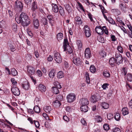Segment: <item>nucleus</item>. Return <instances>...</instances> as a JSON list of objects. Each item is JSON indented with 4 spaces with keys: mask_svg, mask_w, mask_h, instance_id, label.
Listing matches in <instances>:
<instances>
[{
    "mask_svg": "<svg viewBox=\"0 0 132 132\" xmlns=\"http://www.w3.org/2000/svg\"><path fill=\"white\" fill-rule=\"evenodd\" d=\"M15 19L18 23H21L24 26H27L30 23V20L27 15L24 13H21L19 17L15 16Z\"/></svg>",
    "mask_w": 132,
    "mask_h": 132,
    "instance_id": "nucleus-1",
    "label": "nucleus"
},
{
    "mask_svg": "<svg viewBox=\"0 0 132 132\" xmlns=\"http://www.w3.org/2000/svg\"><path fill=\"white\" fill-rule=\"evenodd\" d=\"M63 47L64 51H66L70 53L72 52V48L69 46L67 39H64L63 43Z\"/></svg>",
    "mask_w": 132,
    "mask_h": 132,
    "instance_id": "nucleus-2",
    "label": "nucleus"
},
{
    "mask_svg": "<svg viewBox=\"0 0 132 132\" xmlns=\"http://www.w3.org/2000/svg\"><path fill=\"white\" fill-rule=\"evenodd\" d=\"M115 56L116 61L117 64L119 65L122 63L123 61V57L122 55L118 52L115 53Z\"/></svg>",
    "mask_w": 132,
    "mask_h": 132,
    "instance_id": "nucleus-3",
    "label": "nucleus"
},
{
    "mask_svg": "<svg viewBox=\"0 0 132 132\" xmlns=\"http://www.w3.org/2000/svg\"><path fill=\"white\" fill-rule=\"evenodd\" d=\"M73 61L74 63L76 65L79 66L82 64V61L79 58V55H76L73 58Z\"/></svg>",
    "mask_w": 132,
    "mask_h": 132,
    "instance_id": "nucleus-4",
    "label": "nucleus"
},
{
    "mask_svg": "<svg viewBox=\"0 0 132 132\" xmlns=\"http://www.w3.org/2000/svg\"><path fill=\"white\" fill-rule=\"evenodd\" d=\"M23 7L22 4L21 2L18 1H16V2L14 7L15 10L21 11Z\"/></svg>",
    "mask_w": 132,
    "mask_h": 132,
    "instance_id": "nucleus-5",
    "label": "nucleus"
},
{
    "mask_svg": "<svg viewBox=\"0 0 132 132\" xmlns=\"http://www.w3.org/2000/svg\"><path fill=\"white\" fill-rule=\"evenodd\" d=\"M67 98L68 102H72L75 100L76 96L74 94L70 93L67 95Z\"/></svg>",
    "mask_w": 132,
    "mask_h": 132,
    "instance_id": "nucleus-6",
    "label": "nucleus"
},
{
    "mask_svg": "<svg viewBox=\"0 0 132 132\" xmlns=\"http://www.w3.org/2000/svg\"><path fill=\"white\" fill-rule=\"evenodd\" d=\"M84 29L85 36L88 37H89L91 35V33L89 28L86 25L84 26Z\"/></svg>",
    "mask_w": 132,
    "mask_h": 132,
    "instance_id": "nucleus-7",
    "label": "nucleus"
},
{
    "mask_svg": "<svg viewBox=\"0 0 132 132\" xmlns=\"http://www.w3.org/2000/svg\"><path fill=\"white\" fill-rule=\"evenodd\" d=\"M54 59L57 63H60L61 62L62 59L60 53L58 52L55 53Z\"/></svg>",
    "mask_w": 132,
    "mask_h": 132,
    "instance_id": "nucleus-8",
    "label": "nucleus"
},
{
    "mask_svg": "<svg viewBox=\"0 0 132 132\" xmlns=\"http://www.w3.org/2000/svg\"><path fill=\"white\" fill-rule=\"evenodd\" d=\"M11 92L14 95L18 96L20 94V92L18 88L16 87H13L11 89Z\"/></svg>",
    "mask_w": 132,
    "mask_h": 132,
    "instance_id": "nucleus-9",
    "label": "nucleus"
},
{
    "mask_svg": "<svg viewBox=\"0 0 132 132\" xmlns=\"http://www.w3.org/2000/svg\"><path fill=\"white\" fill-rule=\"evenodd\" d=\"M27 71L28 75L31 76L34 75L35 73V70L31 66H28L27 67Z\"/></svg>",
    "mask_w": 132,
    "mask_h": 132,
    "instance_id": "nucleus-10",
    "label": "nucleus"
},
{
    "mask_svg": "<svg viewBox=\"0 0 132 132\" xmlns=\"http://www.w3.org/2000/svg\"><path fill=\"white\" fill-rule=\"evenodd\" d=\"M85 55L86 59H88L90 58L91 56L90 51L89 48H87L86 49Z\"/></svg>",
    "mask_w": 132,
    "mask_h": 132,
    "instance_id": "nucleus-11",
    "label": "nucleus"
},
{
    "mask_svg": "<svg viewBox=\"0 0 132 132\" xmlns=\"http://www.w3.org/2000/svg\"><path fill=\"white\" fill-rule=\"evenodd\" d=\"M102 28L103 27H102L100 26L96 27L95 28L96 31L99 35H102L103 34V29Z\"/></svg>",
    "mask_w": 132,
    "mask_h": 132,
    "instance_id": "nucleus-12",
    "label": "nucleus"
},
{
    "mask_svg": "<svg viewBox=\"0 0 132 132\" xmlns=\"http://www.w3.org/2000/svg\"><path fill=\"white\" fill-rule=\"evenodd\" d=\"M81 105H87L89 104V102L87 98H83L81 100L80 102Z\"/></svg>",
    "mask_w": 132,
    "mask_h": 132,
    "instance_id": "nucleus-13",
    "label": "nucleus"
},
{
    "mask_svg": "<svg viewBox=\"0 0 132 132\" xmlns=\"http://www.w3.org/2000/svg\"><path fill=\"white\" fill-rule=\"evenodd\" d=\"M119 6L122 11L124 12H126V6L122 2H120V3Z\"/></svg>",
    "mask_w": 132,
    "mask_h": 132,
    "instance_id": "nucleus-14",
    "label": "nucleus"
},
{
    "mask_svg": "<svg viewBox=\"0 0 132 132\" xmlns=\"http://www.w3.org/2000/svg\"><path fill=\"white\" fill-rule=\"evenodd\" d=\"M33 24L34 27L36 29L38 28L39 24L38 20L37 19H35L33 20Z\"/></svg>",
    "mask_w": 132,
    "mask_h": 132,
    "instance_id": "nucleus-15",
    "label": "nucleus"
},
{
    "mask_svg": "<svg viewBox=\"0 0 132 132\" xmlns=\"http://www.w3.org/2000/svg\"><path fill=\"white\" fill-rule=\"evenodd\" d=\"M103 75L105 78H109L110 77V74L109 71L104 70L103 72Z\"/></svg>",
    "mask_w": 132,
    "mask_h": 132,
    "instance_id": "nucleus-16",
    "label": "nucleus"
},
{
    "mask_svg": "<svg viewBox=\"0 0 132 132\" xmlns=\"http://www.w3.org/2000/svg\"><path fill=\"white\" fill-rule=\"evenodd\" d=\"M38 89L41 92H45L46 90V87L43 85L42 84H40L38 87Z\"/></svg>",
    "mask_w": 132,
    "mask_h": 132,
    "instance_id": "nucleus-17",
    "label": "nucleus"
},
{
    "mask_svg": "<svg viewBox=\"0 0 132 132\" xmlns=\"http://www.w3.org/2000/svg\"><path fill=\"white\" fill-rule=\"evenodd\" d=\"M82 43L80 40H78L76 42V49H80L82 47Z\"/></svg>",
    "mask_w": 132,
    "mask_h": 132,
    "instance_id": "nucleus-18",
    "label": "nucleus"
},
{
    "mask_svg": "<svg viewBox=\"0 0 132 132\" xmlns=\"http://www.w3.org/2000/svg\"><path fill=\"white\" fill-rule=\"evenodd\" d=\"M112 12L116 15H118L121 14L120 10L118 9H114L111 10Z\"/></svg>",
    "mask_w": 132,
    "mask_h": 132,
    "instance_id": "nucleus-19",
    "label": "nucleus"
},
{
    "mask_svg": "<svg viewBox=\"0 0 132 132\" xmlns=\"http://www.w3.org/2000/svg\"><path fill=\"white\" fill-rule=\"evenodd\" d=\"M109 63L110 65L112 66H114L116 62L115 58L114 57H111L109 60Z\"/></svg>",
    "mask_w": 132,
    "mask_h": 132,
    "instance_id": "nucleus-20",
    "label": "nucleus"
},
{
    "mask_svg": "<svg viewBox=\"0 0 132 132\" xmlns=\"http://www.w3.org/2000/svg\"><path fill=\"white\" fill-rule=\"evenodd\" d=\"M22 86L26 90H28L30 88L29 84L28 82H26L24 84H22Z\"/></svg>",
    "mask_w": 132,
    "mask_h": 132,
    "instance_id": "nucleus-21",
    "label": "nucleus"
},
{
    "mask_svg": "<svg viewBox=\"0 0 132 132\" xmlns=\"http://www.w3.org/2000/svg\"><path fill=\"white\" fill-rule=\"evenodd\" d=\"M52 10L53 12L57 13L58 12L59 9L56 4H52Z\"/></svg>",
    "mask_w": 132,
    "mask_h": 132,
    "instance_id": "nucleus-22",
    "label": "nucleus"
},
{
    "mask_svg": "<svg viewBox=\"0 0 132 132\" xmlns=\"http://www.w3.org/2000/svg\"><path fill=\"white\" fill-rule=\"evenodd\" d=\"M53 105L55 107H59L60 106L61 104L60 101L56 100L53 102Z\"/></svg>",
    "mask_w": 132,
    "mask_h": 132,
    "instance_id": "nucleus-23",
    "label": "nucleus"
},
{
    "mask_svg": "<svg viewBox=\"0 0 132 132\" xmlns=\"http://www.w3.org/2000/svg\"><path fill=\"white\" fill-rule=\"evenodd\" d=\"M80 108L81 111L85 112H87L88 110V108L87 105H81Z\"/></svg>",
    "mask_w": 132,
    "mask_h": 132,
    "instance_id": "nucleus-24",
    "label": "nucleus"
},
{
    "mask_svg": "<svg viewBox=\"0 0 132 132\" xmlns=\"http://www.w3.org/2000/svg\"><path fill=\"white\" fill-rule=\"evenodd\" d=\"M55 70L54 69H52L50 72L48 76L50 78H53L54 77L55 75Z\"/></svg>",
    "mask_w": 132,
    "mask_h": 132,
    "instance_id": "nucleus-25",
    "label": "nucleus"
},
{
    "mask_svg": "<svg viewBox=\"0 0 132 132\" xmlns=\"http://www.w3.org/2000/svg\"><path fill=\"white\" fill-rule=\"evenodd\" d=\"M122 113L123 115L125 116L128 114V111L127 108L124 107L122 109Z\"/></svg>",
    "mask_w": 132,
    "mask_h": 132,
    "instance_id": "nucleus-26",
    "label": "nucleus"
},
{
    "mask_svg": "<svg viewBox=\"0 0 132 132\" xmlns=\"http://www.w3.org/2000/svg\"><path fill=\"white\" fill-rule=\"evenodd\" d=\"M44 110L46 113H50L52 109L50 106H45L44 108Z\"/></svg>",
    "mask_w": 132,
    "mask_h": 132,
    "instance_id": "nucleus-27",
    "label": "nucleus"
},
{
    "mask_svg": "<svg viewBox=\"0 0 132 132\" xmlns=\"http://www.w3.org/2000/svg\"><path fill=\"white\" fill-rule=\"evenodd\" d=\"M38 7L37 6L36 3L35 2H34L32 4V7L31 9L32 11H35L36 9H37Z\"/></svg>",
    "mask_w": 132,
    "mask_h": 132,
    "instance_id": "nucleus-28",
    "label": "nucleus"
},
{
    "mask_svg": "<svg viewBox=\"0 0 132 132\" xmlns=\"http://www.w3.org/2000/svg\"><path fill=\"white\" fill-rule=\"evenodd\" d=\"M74 21L76 22H79V24H81L82 23L81 18L79 16H78L75 17Z\"/></svg>",
    "mask_w": 132,
    "mask_h": 132,
    "instance_id": "nucleus-29",
    "label": "nucleus"
},
{
    "mask_svg": "<svg viewBox=\"0 0 132 132\" xmlns=\"http://www.w3.org/2000/svg\"><path fill=\"white\" fill-rule=\"evenodd\" d=\"M95 121L97 122H100L102 121V118L99 115L95 116Z\"/></svg>",
    "mask_w": 132,
    "mask_h": 132,
    "instance_id": "nucleus-30",
    "label": "nucleus"
},
{
    "mask_svg": "<svg viewBox=\"0 0 132 132\" xmlns=\"http://www.w3.org/2000/svg\"><path fill=\"white\" fill-rule=\"evenodd\" d=\"M126 79L129 81H132V74L130 73H128L126 75Z\"/></svg>",
    "mask_w": 132,
    "mask_h": 132,
    "instance_id": "nucleus-31",
    "label": "nucleus"
},
{
    "mask_svg": "<svg viewBox=\"0 0 132 132\" xmlns=\"http://www.w3.org/2000/svg\"><path fill=\"white\" fill-rule=\"evenodd\" d=\"M101 106L104 109H107L109 106V104L105 102L102 103L101 104Z\"/></svg>",
    "mask_w": 132,
    "mask_h": 132,
    "instance_id": "nucleus-32",
    "label": "nucleus"
},
{
    "mask_svg": "<svg viewBox=\"0 0 132 132\" xmlns=\"http://www.w3.org/2000/svg\"><path fill=\"white\" fill-rule=\"evenodd\" d=\"M33 109L35 112L39 113L40 112V109L38 105L35 106Z\"/></svg>",
    "mask_w": 132,
    "mask_h": 132,
    "instance_id": "nucleus-33",
    "label": "nucleus"
},
{
    "mask_svg": "<svg viewBox=\"0 0 132 132\" xmlns=\"http://www.w3.org/2000/svg\"><path fill=\"white\" fill-rule=\"evenodd\" d=\"M52 92L55 94H57L59 93L58 89L56 87H53L52 88Z\"/></svg>",
    "mask_w": 132,
    "mask_h": 132,
    "instance_id": "nucleus-34",
    "label": "nucleus"
},
{
    "mask_svg": "<svg viewBox=\"0 0 132 132\" xmlns=\"http://www.w3.org/2000/svg\"><path fill=\"white\" fill-rule=\"evenodd\" d=\"M58 11H59V12L61 15L63 16L64 15V11L61 6H60L59 9Z\"/></svg>",
    "mask_w": 132,
    "mask_h": 132,
    "instance_id": "nucleus-35",
    "label": "nucleus"
},
{
    "mask_svg": "<svg viewBox=\"0 0 132 132\" xmlns=\"http://www.w3.org/2000/svg\"><path fill=\"white\" fill-rule=\"evenodd\" d=\"M64 74L63 71H59L57 73V77L59 78H61L63 77Z\"/></svg>",
    "mask_w": 132,
    "mask_h": 132,
    "instance_id": "nucleus-36",
    "label": "nucleus"
},
{
    "mask_svg": "<svg viewBox=\"0 0 132 132\" xmlns=\"http://www.w3.org/2000/svg\"><path fill=\"white\" fill-rule=\"evenodd\" d=\"M91 101L93 103L96 102L97 101L96 96L95 95H93L90 98Z\"/></svg>",
    "mask_w": 132,
    "mask_h": 132,
    "instance_id": "nucleus-37",
    "label": "nucleus"
},
{
    "mask_svg": "<svg viewBox=\"0 0 132 132\" xmlns=\"http://www.w3.org/2000/svg\"><path fill=\"white\" fill-rule=\"evenodd\" d=\"M41 22L44 25H46L48 23V20L45 18H42L41 20Z\"/></svg>",
    "mask_w": 132,
    "mask_h": 132,
    "instance_id": "nucleus-38",
    "label": "nucleus"
},
{
    "mask_svg": "<svg viewBox=\"0 0 132 132\" xmlns=\"http://www.w3.org/2000/svg\"><path fill=\"white\" fill-rule=\"evenodd\" d=\"M11 74L12 76H15L17 75L18 72L15 69L13 68L11 69Z\"/></svg>",
    "mask_w": 132,
    "mask_h": 132,
    "instance_id": "nucleus-39",
    "label": "nucleus"
},
{
    "mask_svg": "<svg viewBox=\"0 0 132 132\" xmlns=\"http://www.w3.org/2000/svg\"><path fill=\"white\" fill-rule=\"evenodd\" d=\"M122 73L125 76L127 72V68L126 67H123L122 68L121 70Z\"/></svg>",
    "mask_w": 132,
    "mask_h": 132,
    "instance_id": "nucleus-40",
    "label": "nucleus"
},
{
    "mask_svg": "<svg viewBox=\"0 0 132 132\" xmlns=\"http://www.w3.org/2000/svg\"><path fill=\"white\" fill-rule=\"evenodd\" d=\"M63 37V34L62 33H59L57 35V39L58 40H60L62 39Z\"/></svg>",
    "mask_w": 132,
    "mask_h": 132,
    "instance_id": "nucleus-41",
    "label": "nucleus"
},
{
    "mask_svg": "<svg viewBox=\"0 0 132 132\" xmlns=\"http://www.w3.org/2000/svg\"><path fill=\"white\" fill-rule=\"evenodd\" d=\"M90 71L92 73H94L96 71V69L94 65H91L90 68Z\"/></svg>",
    "mask_w": 132,
    "mask_h": 132,
    "instance_id": "nucleus-42",
    "label": "nucleus"
},
{
    "mask_svg": "<svg viewBox=\"0 0 132 132\" xmlns=\"http://www.w3.org/2000/svg\"><path fill=\"white\" fill-rule=\"evenodd\" d=\"M64 6L65 9L68 12H69L71 11V7L69 6V4H66Z\"/></svg>",
    "mask_w": 132,
    "mask_h": 132,
    "instance_id": "nucleus-43",
    "label": "nucleus"
},
{
    "mask_svg": "<svg viewBox=\"0 0 132 132\" xmlns=\"http://www.w3.org/2000/svg\"><path fill=\"white\" fill-rule=\"evenodd\" d=\"M120 118V114L119 113H117L114 116V118L117 121H118Z\"/></svg>",
    "mask_w": 132,
    "mask_h": 132,
    "instance_id": "nucleus-44",
    "label": "nucleus"
},
{
    "mask_svg": "<svg viewBox=\"0 0 132 132\" xmlns=\"http://www.w3.org/2000/svg\"><path fill=\"white\" fill-rule=\"evenodd\" d=\"M101 56L102 57H104L106 56V53L104 51H102L100 53Z\"/></svg>",
    "mask_w": 132,
    "mask_h": 132,
    "instance_id": "nucleus-45",
    "label": "nucleus"
},
{
    "mask_svg": "<svg viewBox=\"0 0 132 132\" xmlns=\"http://www.w3.org/2000/svg\"><path fill=\"white\" fill-rule=\"evenodd\" d=\"M63 99V97L61 95H57L56 97V100L60 101Z\"/></svg>",
    "mask_w": 132,
    "mask_h": 132,
    "instance_id": "nucleus-46",
    "label": "nucleus"
},
{
    "mask_svg": "<svg viewBox=\"0 0 132 132\" xmlns=\"http://www.w3.org/2000/svg\"><path fill=\"white\" fill-rule=\"evenodd\" d=\"M12 28L13 31L14 32H16L17 30V25L16 23H14L13 24L12 26Z\"/></svg>",
    "mask_w": 132,
    "mask_h": 132,
    "instance_id": "nucleus-47",
    "label": "nucleus"
},
{
    "mask_svg": "<svg viewBox=\"0 0 132 132\" xmlns=\"http://www.w3.org/2000/svg\"><path fill=\"white\" fill-rule=\"evenodd\" d=\"M103 32H104L107 35H108L109 33H108V30H107V29L106 28V26H103Z\"/></svg>",
    "mask_w": 132,
    "mask_h": 132,
    "instance_id": "nucleus-48",
    "label": "nucleus"
},
{
    "mask_svg": "<svg viewBox=\"0 0 132 132\" xmlns=\"http://www.w3.org/2000/svg\"><path fill=\"white\" fill-rule=\"evenodd\" d=\"M8 11L10 17H12L13 15V9H8Z\"/></svg>",
    "mask_w": 132,
    "mask_h": 132,
    "instance_id": "nucleus-49",
    "label": "nucleus"
},
{
    "mask_svg": "<svg viewBox=\"0 0 132 132\" xmlns=\"http://www.w3.org/2000/svg\"><path fill=\"white\" fill-rule=\"evenodd\" d=\"M117 49L120 53H122L123 52V48L121 46H118L117 47Z\"/></svg>",
    "mask_w": 132,
    "mask_h": 132,
    "instance_id": "nucleus-50",
    "label": "nucleus"
},
{
    "mask_svg": "<svg viewBox=\"0 0 132 132\" xmlns=\"http://www.w3.org/2000/svg\"><path fill=\"white\" fill-rule=\"evenodd\" d=\"M36 73L38 76L39 77H41L42 76V71L39 70H38L37 71Z\"/></svg>",
    "mask_w": 132,
    "mask_h": 132,
    "instance_id": "nucleus-51",
    "label": "nucleus"
},
{
    "mask_svg": "<svg viewBox=\"0 0 132 132\" xmlns=\"http://www.w3.org/2000/svg\"><path fill=\"white\" fill-rule=\"evenodd\" d=\"M34 122L35 124L36 127L37 128H38L39 127V122L37 121L34 120Z\"/></svg>",
    "mask_w": 132,
    "mask_h": 132,
    "instance_id": "nucleus-52",
    "label": "nucleus"
},
{
    "mask_svg": "<svg viewBox=\"0 0 132 132\" xmlns=\"http://www.w3.org/2000/svg\"><path fill=\"white\" fill-rule=\"evenodd\" d=\"M107 117L108 119L110 120L113 117L112 114L111 113H109L107 114Z\"/></svg>",
    "mask_w": 132,
    "mask_h": 132,
    "instance_id": "nucleus-53",
    "label": "nucleus"
},
{
    "mask_svg": "<svg viewBox=\"0 0 132 132\" xmlns=\"http://www.w3.org/2000/svg\"><path fill=\"white\" fill-rule=\"evenodd\" d=\"M11 81L13 85H16L17 82L14 78H12L11 79Z\"/></svg>",
    "mask_w": 132,
    "mask_h": 132,
    "instance_id": "nucleus-54",
    "label": "nucleus"
},
{
    "mask_svg": "<svg viewBox=\"0 0 132 132\" xmlns=\"http://www.w3.org/2000/svg\"><path fill=\"white\" fill-rule=\"evenodd\" d=\"M108 21L110 23L112 24H114L115 23V21L112 18H110L108 20Z\"/></svg>",
    "mask_w": 132,
    "mask_h": 132,
    "instance_id": "nucleus-55",
    "label": "nucleus"
},
{
    "mask_svg": "<svg viewBox=\"0 0 132 132\" xmlns=\"http://www.w3.org/2000/svg\"><path fill=\"white\" fill-rule=\"evenodd\" d=\"M87 14L88 15L89 18L91 21H93V20L92 18V15L91 13L88 12Z\"/></svg>",
    "mask_w": 132,
    "mask_h": 132,
    "instance_id": "nucleus-56",
    "label": "nucleus"
},
{
    "mask_svg": "<svg viewBox=\"0 0 132 132\" xmlns=\"http://www.w3.org/2000/svg\"><path fill=\"white\" fill-rule=\"evenodd\" d=\"M32 0H24V1L27 5L28 6L30 5Z\"/></svg>",
    "mask_w": 132,
    "mask_h": 132,
    "instance_id": "nucleus-57",
    "label": "nucleus"
},
{
    "mask_svg": "<svg viewBox=\"0 0 132 132\" xmlns=\"http://www.w3.org/2000/svg\"><path fill=\"white\" fill-rule=\"evenodd\" d=\"M43 117L46 119L47 120H50L48 116L47 115L46 113H44L43 114Z\"/></svg>",
    "mask_w": 132,
    "mask_h": 132,
    "instance_id": "nucleus-58",
    "label": "nucleus"
},
{
    "mask_svg": "<svg viewBox=\"0 0 132 132\" xmlns=\"http://www.w3.org/2000/svg\"><path fill=\"white\" fill-rule=\"evenodd\" d=\"M108 85L109 84H104L102 86V88L103 89H106V88H108Z\"/></svg>",
    "mask_w": 132,
    "mask_h": 132,
    "instance_id": "nucleus-59",
    "label": "nucleus"
},
{
    "mask_svg": "<svg viewBox=\"0 0 132 132\" xmlns=\"http://www.w3.org/2000/svg\"><path fill=\"white\" fill-rule=\"evenodd\" d=\"M103 128L104 129L106 130H108L109 129V126L107 124H105L104 125Z\"/></svg>",
    "mask_w": 132,
    "mask_h": 132,
    "instance_id": "nucleus-60",
    "label": "nucleus"
},
{
    "mask_svg": "<svg viewBox=\"0 0 132 132\" xmlns=\"http://www.w3.org/2000/svg\"><path fill=\"white\" fill-rule=\"evenodd\" d=\"M113 132H120V129L118 128H115L113 129Z\"/></svg>",
    "mask_w": 132,
    "mask_h": 132,
    "instance_id": "nucleus-61",
    "label": "nucleus"
},
{
    "mask_svg": "<svg viewBox=\"0 0 132 132\" xmlns=\"http://www.w3.org/2000/svg\"><path fill=\"white\" fill-rule=\"evenodd\" d=\"M111 38L113 41H115L117 40V38L114 35H111Z\"/></svg>",
    "mask_w": 132,
    "mask_h": 132,
    "instance_id": "nucleus-62",
    "label": "nucleus"
},
{
    "mask_svg": "<svg viewBox=\"0 0 132 132\" xmlns=\"http://www.w3.org/2000/svg\"><path fill=\"white\" fill-rule=\"evenodd\" d=\"M48 22L52 26L54 25V20L53 19L49 20Z\"/></svg>",
    "mask_w": 132,
    "mask_h": 132,
    "instance_id": "nucleus-63",
    "label": "nucleus"
},
{
    "mask_svg": "<svg viewBox=\"0 0 132 132\" xmlns=\"http://www.w3.org/2000/svg\"><path fill=\"white\" fill-rule=\"evenodd\" d=\"M65 110L67 111H68V112H70L72 110L71 109V108L69 106H66L65 108Z\"/></svg>",
    "mask_w": 132,
    "mask_h": 132,
    "instance_id": "nucleus-64",
    "label": "nucleus"
}]
</instances>
